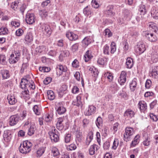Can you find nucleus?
<instances>
[{"label":"nucleus","instance_id":"nucleus-1","mask_svg":"<svg viewBox=\"0 0 158 158\" xmlns=\"http://www.w3.org/2000/svg\"><path fill=\"white\" fill-rule=\"evenodd\" d=\"M32 146V143L29 141H24L23 144H20L19 148V151L22 154H27L31 151Z\"/></svg>","mask_w":158,"mask_h":158},{"label":"nucleus","instance_id":"nucleus-2","mask_svg":"<svg viewBox=\"0 0 158 158\" xmlns=\"http://www.w3.org/2000/svg\"><path fill=\"white\" fill-rule=\"evenodd\" d=\"M20 85L22 88H27L33 90L35 88L34 83L32 80L24 78L22 79Z\"/></svg>","mask_w":158,"mask_h":158},{"label":"nucleus","instance_id":"nucleus-3","mask_svg":"<svg viewBox=\"0 0 158 158\" xmlns=\"http://www.w3.org/2000/svg\"><path fill=\"white\" fill-rule=\"evenodd\" d=\"M48 134L52 142L56 143L59 140L58 132L54 127L52 128V130L49 132Z\"/></svg>","mask_w":158,"mask_h":158},{"label":"nucleus","instance_id":"nucleus-4","mask_svg":"<svg viewBox=\"0 0 158 158\" xmlns=\"http://www.w3.org/2000/svg\"><path fill=\"white\" fill-rule=\"evenodd\" d=\"M125 132L123 135V139L125 141L128 142L131 140V136L134 133L135 131L133 128L127 127L125 129Z\"/></svg>","mask_w":158,"mask_h":158},{"label":"nucleus","instance_id":"nucleus-5","mask_svg":"<svg viewBox=\"0 0 158 158\" xmlns=\"http://www.w3.org/2000/svg\"><path fill=\"white\" fill-rule=\"evenodd\" d=\"M40 30L43 32L44 34L47 36H49L51 35L52 30L50 26L48 24L44 23L40 24Z\"/></svg>","mask_w":158,"mask_h":158},{"label":"nucleus","instance_id":"nucleus-6","mask_svg":"<svg viewBox=\"0 0 158 158\" xmlns=\"http://www.w3.org/2000/svg\"><path fill=\"white\" fill-rule=\"evenodd\" d=\"M20 53L18 51H15L13 53L11 54L9 59V62L10 64L16 63L19 59Z\"/></svg>","mask_w":158,"mask_h":158},{"label":"nucleus","instance_id":"nucleus-7","mask_svg":"<svg viewBox=\"0 0 158 158\" xmlns=\"http://www.w3.org/2000/svg\"><path fill=\"white\" fill-rule=\"evenodd\" d=\"M19 117L18 114L11 115L9 119V124L11 126L16 125L19 121Z\"/></svg>","mask_w":158,"mask_h":158},{"label":"nucleus","instance_id":"nucleus-8","mask_svg":"<svg viewBox=\"0 0 158 158\" xmlns=\"http://www.w3.org/2000/svg\"><path fill=\"white\" fill-rule=\"evenodd\" d=\"M26 23L29 24L34 23L35 21V15L33 13H27L26 16Z\"/></svg>","mask_w":158,"mask_h":158},{"label":"nucleus","instance_id":"nucleus-9","mask_svg":"<svg viewBox=\"0 0 158 158\" xmlns=\"http://www.w3.org/2000/svg\"><path fill=\"white\" fill-rule=\"evenodd\" d=\"M24 43L27 44L32 42L33 40V35L31 32H27L24 36L23 39Z\"/></svg>","mask_w":158,"mask_h":158},{"label":"nucleus","instance_id":"nucleus-10","mask_svg":"<svg viewBox=\"0 0 158 158\" xmlns=\"http://www.w3.org/2000/svg\"><path fill=\"white\" fill-rule=\"evenodd\" d=\"M3 136L5 142H9L10 141L12 138L11 132L10 130H6L4 132Z\"/></svg>","mask_w":158,"mask_h":158},{"label":"nucleus","instance_id":"nucleus-11","mask_svg":"<svg viewBox=\"0 0 158 158\" xmlns=\"http://www.w3.org/2000/svg\"><path fill=\"white\" fill-rule=\"evenodd\" d=\"M127 72L126 71H123L121 72L120 76L118 79V81L120 85H123L126 81Z\"/></svg>","mask_w":158,"mask_h":158},{"label":"nucleus","instance_id":"nucleus-12","mask_svg":"<svg viewBox=\"0 0 158 158\" xmlns=\"http://www.w3.org/2000/svg\"><path fill=\"white\" fill-rule=\"evenodd\" d=\"M66 37L70 41H73L77 40L78 36L72 32L68 31L66 34Z\"/></svg>","mask_w":158,"mask_h":158},{"label":"nucleus","instance_id":"nucleus-13","mask_svg":"<svg viewBox=\"0 0 158 158\" xmlns=\"http://www.w3.org/2000/svg\"><path fill=\"white\" fill-rule=\"evenodd\" d=\"M138 107L141 112H144L147 109V103L143 101H140L139 102Z\"/></svg>","mask_w":158,"mask_h":158},{"label":"nucleus","instance_id":"nucleus-14","mask_svg":"<svg viewBox=\"0 0 158 158\" xmlns=\"http://www.w3.org/2000/svg\"><path fill=\"white\" fill-rule=\"evenodd\" d=\"M56 74L59 76L62 75L63 72H65L67 70L66 67L61 64L58 65L56 67Z\"/></svg>","mask_w":158,"mask_h":158},{"label":"nucleus","instance_id":"nucleus-15","mask_svg":"<svg viewBox=\"0 0 158 158\" xmlns=\"http://www.w3.org/2000/svg\"><path fill=\"white\" fill-rule=\"evenodd\" d=\"M96 107L93 105L89 106L88 109L84 112V114L86 116H89L94 114L95 111Z\"/></svg>","mask_w":158,"mask_h":158},{"label":"nucleus","instance_id":"nucleus-16","mask_svg":"<svg viewBox=\"0 0 158 158\" xmlns=\"http://www.w3.org/2000/svg\"><path fill=\"white\" fill-rule=\"evenodd\" d=\"M55 109L56 110V114H63L66 111L65 108L61 106V104L60 103H59L56 105Z\"/></svg>","mask_w":158,"mask_h":158},{"label":"nucleus","instance_id":"nucleus-17","mask_svg":"<svg viewBox=\"0 0 158 158\" xmlns=\"http://www.w3.org/2000/svg\"><path fill=\"white\" fill-rule=\"evenodd\" d=\"M150 76L154 78L158 77V66H155L152 67V69L150 72L149 73Z\"/></svg>","mask_w":158,"mask_h":158},{"label":"nucleus","instance_id":"nucleus-18","mask_svg":"<svg viewBox=\"0 0 158 158\" xmlns=\"http://www.w3.org/2000/svg\"><path fill=\"white\" fill-rule=\"evenodd\" d=\"M135 113L134 111L131 109H127L124 112V116L127 118H131L134 117Z\"/></svg>","mask_w":158,"mask_h":158},{"label":"nucleus","instance_id":"nucleus-19","mask_svg":"<svg viewBox=\"0 0 158 158\" xmlns=\"http://www.w3.org/2000/svg\"><path fill=\"white\" fill-rule=\"evenodd\" d=\"M81 97L80 95L77 96L76 99H74L72 102V104L74 106H77L82 107V102L81 101Z\"/></svg>","mask_w":158,"mask_h":158},{"label":"nucleus","instance_id":"nucleus-20","mask_svg":"<svg viewBox=\"0 0 158 158\" xmlns=\"http://www.w3.org/2000/svg\"><path fill=\"white\" fill-rule=\"evenodd\" d=\"M83 13L85 15L90 17L93 14L92 8H90L89 6H87L84 9Z\"/></svg>","mask_w":158,"mask_h":158},{"label":"nucleus","instance_id":"nucleus-21","mask_svg":"<svg viewBox=\"0 0 158 158\" xmlns=\"http://www.w3.org/2000/svg\"><path fill=\"white\" fill-rule=\"evenodd\" d=\"M123 15L124 19L127 20H130L132 16L131 11L127 9H125L123 11Z\"/></svg>","mask_w":158,"mask_h":158},{"label":"nucleus","instance_id":"nucleus-22","mask_svg":"<svg viewBox=\"0 0 158 158\" xmlns=\"http://www.w3.org/2000/svg\"><path fill=\"white\" fill-rule=\"evenodd\" d=\"M114 6L113 5H109L107 7L106 10L105 11V14L106 15L108 16H111L114 15L115 14L113 10L114 9Z\"/></svg>","mask_w":158,"mask_h":158},{"label":"nucleus","instance_id":"nucleus-23","mask_svg":"<svg viewBox=\"0 0 158 158\" xmlns=\"http://www.w3.org/2000/svg\"><path fill=\"white\" fill-rule=\"evenodd\" d=\"M7 98L9 104L10 105H14L17 102V100L15 99V96L13 95H8L7 96Z\"/></svg>","mask_w":158,"mask_h":158},{"label":"nucleus","instance_id":"nucleus-24","mask_svg":"<svg viewBox=\"0 0 158 158\" xmlns=\"http://www.w3.org/2000/svg\"><path fill=\"white\" fill-rule=\"evenodd\" d=\"M151 59L153 62L156 63L158 61V52L157 51L153 50L151 54Z\"/></svg>","mask_w":158,"mask_h":158},{"label":"nucleus","instance_id":"nucleus-25","mask_svg":"<svg viewBox=\"0 0 158 158\" xmlns=\"http://www.w3.org/2000/svg\"><path fill=\"white\" fill-rule=\"evenodd\" d=\"M93 56L91 54L90 51L88 50L84 55V60L85 62H87L89 61L93 57Z\"/></svg>","mask_w":158,"mask_h":158},{"label":"nucleus","instance_id":"nucleus-26","mask_svg":"<svg viewBox=\"0 0 158 158\" xmlns=\"http://www.w3.org/2000/svg\"><path fill=\"white\" fill-rule=\"evenodd\" d=\"M29 127L27 134L30 136L32 135L36 130V127L35 124H31Z\"/></svg>","mask_w":158,"mask_h":158},{"label":"nucleus","instance_id":"nucleus-27","mask_svg":"<svg viewBox=\"0 0 158 158\" xmlns=\"http://www.w3.org/2000/svg\"><path fill=\"white\" fill-rule=\"evenodd\" d=\"M69 52L68 51L65 50L64 51H61L59 57V60L60 61H62L63 60V57H66L69 56Z\"/></svg>","mask_w":158,"mask_h":158},{"label":"nucleus","instance_id":"nucleus-28","mask_svg":"<svg viewBox=\"0 0 158 158\" xmlns=\"http://www.w3.org/2000/svg\"><path fill=\"white\" fill-rule=\"evenodd\" d=\"M137 80L134 79L130 84V88L131 91L133 92L135 90L137 86Z\"/></svg>","mask_w":158,"mask_h":158},{"label":"nucleus","instance_id":"nucleus-29","mask_svg":"<svg viewBox=\"0 0 158 158\" xmlns=\"http://www.w3.org/2000/svg\"><path fill=\"white\" fill-rule=\"evenodd\" d=\"M138 48L137 49V51L139 54H142L145 50V45L143 44L139 43L138 45Z\"/></svg>","mask_w":158,"mask_h":158},{"label":"nucleus","instance_id":"nucleus-30","mask_svg":"<svg viewBox=\"0 0 158 158\" xmlns=\"http://www.w3.org/2000/svg\"><path fill=\"white\" fill-rule=\"evenodd\" d=\"M145 36L147 39L151 42H154L156 40V37L152 33L147 32L145 34Z\"/></svg>","mask_w":158,"mask_h":158},{"label":"nucleus","instance_id":"nucleus-31","mask_svg":"<svg viewBox=\"0 0 158 158\" xmlns=\"http://www.w3.org/2000/svg\"><path fill=\"white\" fill-rule=\"evenodd\" d=\"M126 67L127 68L131 69L133 65V62L132 58L129 57L127 58L126 63Z\"/></svg>","mask_w":158,"mask_h":158},{"label":"nucleus","instance_id":"nucleus-32","mask_svg":"<svg viewBox=\"0 0 158 158\" xmlns=\"http://www.w3.org/2000/svg\"><path fill=\"white\" fill-rule=\"evenodd\" d=\"M92 40L90 36L85 37L82 40V43L84 46H87L92 42Z\"/></svg>","mask_w":158,"mask_h":158},{"label":"nucleus","instance_id":"nucleus-33","mask_svg":"<svg viewBox=\"0 0 158 158\" xmlns=\"http://www.w3.org/2000/svg\"><path fill=\"white\" fill-rule=\"evenodd\" d=\"M149 27L150 30L156 33H158V29L155 23L152 22L150 23Z\"/></svg>","mask_w":158,"mask_h":158},{"label":"nucleus","instance_id":"nucleus-34","mask_svg":"<svg viewBox=\"0 0 158 158\" xmlns=\"http://www.w3.org/2000/svg\"><path fill=\"white\" fill-rule=\"evenodd\" d=\"M139 135H136L135 136L134 139V140L132 141L130 144L131 147H135L136 145L137 144L139 143Z\"/></svg>","mask_w":158,"mask_h":158},{"label":"nucleus","instance_id":"nucleus-35","mask_svg":"<svg viewBox=\"0 0 158 158\" xmlns=\"http://www.w3.org/2000/svg\"><path fill=\"white\" fill-rule=\"evenodd\" d=\"M24 89L23 91H22V94L23 97L25 98L26 99H28L30 98L29 91L28 89L27 88H23Z\"/></svg>","mask_w":158,"mask_h":158},{"label":"nucleus","instance_id":"nucleus-36","mask_svg":"<svg viewBox=\"0 0 158 158\" xmlns=\"http://www.w3.org/2000/svg\"><path fill=\"white\" fill-rule=\"evenodd\" d=\"M104 76L110 82L113 79V74L111 73L107 72L104 73Z\"/></svg>","mask_w":158,"mask_h":158},{"label":"nucleus","instance_id":"nucleus-37","mask_svg":"<svg viewBox=\"0 0 158 158\" xmlns=\"http://www.w3.org/2000/svg\"><path fill=\"white\" fill-rule=\"evenodd\" d=\"M97 145L94 144L91 145L89 150V152L90 155H93L95 153V151L97 150Z\"/></svg>","mask_w":158,"mask_h":158},{"label":"nucleus","instance_id":"nucleus-38","mask_svg":"<svg viewBox=\"0 0 158 158\" xmlns=\"http://www.w3.org/2000/svg\"><path fill=\"white\" fill-rule=\"evenodd\" d=\"M0 64L3 65H7V62L6 61V57L4 55H0Z\"/></svg>","mask_w":158,"mask_h":158},{"label":"nucleus","instance_id":"nucleus-39","mask_svg":"<svg viewBox=\"0 0 158 158\" xmlns=\"http://www.w3.org/2000/svg\"><path fill=\"white\" fill-rule=\"evenodd\" d=\"M76 141L77 143L78 142H81L82 139V134L81 132L77 131L76 132Z\"/></svg>","mask_w":158,"mask_h":158},{"label":"nucleus","instance_id":"nucleus-40","mask_svg":"<svg viewBox=\"0 0 158 158\" xmlns=\"http://www.w3.org/2000/svg\"><path fill=\"white\" fill-rule=\"evenodd\" d=\"M48 98L50 100H52L55 98L54 92L52 90H48L47 92Z\"/></svg>","mask_w":158,"mask_h":158},{"label":"nucleus","instance_id":"nucleus-41","mask_svg":"<svg viewBox=\"0 0 158 158\" xmlns=\"http://www.w3.org/2000/svg\"><path fill=\"white\" fill-rule=\"evenodd\" d=\"M139 11L140 12L141 15H145L147 11L145 6L143 5H140L139 6Z\"/></svg>","mask_w":158,"mask_h":158},{"label":"nucleus","instance_id":"nucleus-42","mask_svg":"<svg viewBox=\"0 0 158 158\" xmlns=\"http://www.w3.org/2000/svg\"><path fill=\"white\" fill-rule=\"evenodd\" d=\"M73 139L71 134H67L65 135L64 141L65 142L68 143L70 142Z\"/></svg>","mask_w":158,"mask_h":158},{"label":"nucleus","instance_id":"nucleus-43","mask_svg":"<svg viewBox=\"0 0 158 158\" xmlns=\"http://www.w3.org/2000/svg\"><path fill=\"white\" fill-rule=\"evenodd\" d=\"M151 143V139L149 137H146L144 139L142 142V143L144 146H148L150 145Z\"/></svg>","mask_w":158,"mask_h":158},{"label":"nucleus","instance_id":"nucleus-44","mask_svg":"<svg viewBox=\"0 0 158 158\" xmlns=\"http://www.w3.org/2000/svg\"><path fill=\"white\" fill-rule=\"evenodd\" d=\"M1 73L3 79H7L10 77L9 72L7 70H3L2 71Z\"/></svg>","mask_w":158,"mask_h":158},{"label":"nucleus","instance_id":"nucleus-45","mask_svg":"<svg viewBox=\"0 0 158 158\" xmlns=\"http://www.w3.org/2000/svg\"><path fill=\"white\" fill-rule=\"evenodd\" d=\"M51 152L53 156L55 157L58 156L60 154L58 149L55 147L52 148Z\"/></svg>","mask_w":158,"mask_h":158},{"label":"nucleus","instance_id":"nucleus-46","mask_svg":"<svg viewBox=\"0 0 158 158\" xmlns=\"http://www.w3.org/2000/svg\"><path fill=\"white\" fill-rule=\"evenodd\" d=\"M39 15L42 18H44L48 15V12L45 10H42L39 11Z\"/></svg>","mask_w":158,"mask_h":158},{"label":"nucleus","instance_id":"nucleus-47","mask_svg":"<svg viewBox=\"0 0 158 158\" xmlns=\"http://www.w3.org/2000/svg\"><path fill=\"white\" fill-rule=\"evenodd\" d=\"M95 123L98 127L99 128L102 123V118L100 117H98L96 119Z\"/></svg>","mask_w":158,"mask_h":158},{"label":"nucleus","instance_id":"nucleus-48","mask_svg":"<svg viewBox=\"0 0 158 158\" xmlns=\"http://www.w3.org/2000/svg\"><path fill=\"white\" fill-rule=\"evenodd\" d=\"M107 61V59L106 58H100L98 60V63L101 65H104Z\"/></svg>","mask_w":158,"mask_h":158},{"label":"nucleus","instance_id":"nucleus-49","mask_svg":"<svg viewBox=\"0 0 158 158\" xmlns=\"http://www.w3.org/2000/svg\"><path fill=\"white\" fill-rule=\"evenodd\" d=\"M110 52L111 54H113L115 52L116 49V46L115 43L114 42H111L110 45Z\"/></svg>","mask_w":158,"mask_h":158},{"label":"nucleus","instance_id":"nucleus-50","mask_svg":"<svg viewBox=\"0 0 158 158\" xmlns=\"http://www.w3.org/2000/svg\"><path fill=\"white\" fill-rule=\"evenodd\" d=\"M151 14L152 17L155 19H158V10L152 11Z\"/></svg>","mask_w":158,"mask_h":158},{"label":"nucleus","instance_id":"nucleus-51","mask_svg":"<svg viewBox=\"0 0 158 158\" xmlns=\"http://www.w3.org/2000/svg\"><path fill=\"white\" fill-rule=\"evenodd\" d=\"M8 30L7 29L4 27H2L0 28V35H4L7 34Z\"/></svg>","mask_w":158,"mask_h":158},{"label":"nucleus","instance_id":"nucleus-52","mask_svg":"<svg viewBox=\"0 0 158 158\" xmlns=\"http://www.w3.org/2000/svg\"><path fill=\"white\" fill-rule=\"evenodd\" d=\"M119 143V141L117 139H115L113 142V146L112 147V149L114 150H115L118 146Z\"/></svg>","mask_w":158,"mask_h":158},{"label":"nucleus","instance_id":"nucleus-53","mask_svg":"<svg viewBox=\"0 0 158 158\" xmlns=\"http://www.w3.org/2000/svg\"><path fill=\"white\" fill-rule=\"evenodd\" d=\"M53 115L52 114H47L45 116V120L47 122H49L52 120Z\"/></svg>","mask_w":158,"mask_h":158},{"label":"nucleus","instance_id":"nucleus-54","mask_svg":"<svg viewBox=\"0 0 158 158\" xmlns=\"http://www.w3.org/2000/svg\"><path fill=\"white\" fill-rule=\"evenodd\" d=\"M79 45L78 43H75L71 47L70 50L73 52H76L78 50Z\"/></svg>","mask_w":158,"mask_h":158},{"label":"nucleus","instance_id":"nucleus-55","mask_svg":"<svg viewBox=\"0 0 158 158\" xmlns=\"http://www.w3.org/2000/svg\"><path fill=\"white\" fill-rule=\"evenodd\" d=\"M89 70L90 71H91V73H92L93 76H94L95 77L98 75V70H97L95 68H90Z\"/></svg>","mask_w":158,"mask_h":158},{"label":"nucleus","instance_id":"nucleus-56","mask_svg":"<svg viewBox=\"0 0 158 158\" xmlns=\"http://www.w3.org/2000/svg\"><path fill=\"white\" fill-rule=\"evenodd\" d=\"M104 34L105 35L107 36L108 37H109L112 35V33L110 30L108 29H106L104 30Z\"/></svg>","mask_w":158,"mask_h":158},{"label":"nucleus","instance_id":"nucleus-57","mask_svg":"<svg viewBox=\"0 0 158 158\" xmlns=\"http://www.w3.org/2000/svg\"><path fill=\"white\" fill-rule=\"evenodd\" d=\"M103 53L105 54H109V47L107 45H106L103 47Z\"/></svg>","mask_w":158,"mask_h":158},{"label":"nucleus","instance_id":"nucleus-58","mask_svg":"<svg viewBox=\"0 0 158 158\" xmlns=\"http://www.w3.org/2000/svg\"><path fill=\"white\" fill-rule=\"evenodd\" d=\"M23 33V30L21 28H19L15 32V34L16 36H22Z\"/></svg>","mask_w":158,"mask_h":158},{"label":"nucleus","instance_id":"nucleus-59","mask_svg":"<svg viewBox=\"0 0 158 158\" xmlns=\"http://www.w3.org/2000/svg\"><path fill=\"white\" fill-rule=\"evenodd\" d=\"M45 151L44 148H39L37 152V154L39 156H41L44 152Z\"/></svg>","mask_w":158,"mask_h":158},{"label":"nucleus","instance_id":"nucleus-60","mask_svg":"<svg viewBox=\"0 0 158 158\" xmlns=\"http://www.w3.org/2000/svg\"><path fill=\"white\" fill-rule=\"evenodd\" d=\"M149 116L150 118L153 121L156 122L158 120V117L153 113H150L149 114Z\"/></svg>","mask_w":158,"mask_h":158},{"label":"nucleus","instance_id":"nucleus-61","mask_svg":"<svg viewBox=\"0 0 158 158\" xmlns=\"http://www.w3.org/2000/svg\"><path fill=\"white\" fill-rule=\"evenodd\" d=\"M67 148L68 150L72 151L76 149L77 146L75 144L72 143L68 146Z\"/></svg>","mask_w":158,"mask_h":158},{"label":"nucleus","instance_id":"nucleus-62","mask_svg":"<svg viewBox=\"0 0 158 158\" xmlns=\"http://www.w3.org/2000/svg\"><path fill=\"white\" fill-rule=\"evenodd\" d=\"M91 4L92 6L95 8H98L99 6V4L96 0H92L91 2Z\"/></svg>","mask_w":158,"mask_h":158},{"label":"nucleus","instance_id":"nucleus-63","mask_svg":"<svg viewBox=\"0 0 158 158\" xmlns=\"http://www.w3.org/2000/svg\"><path fill=\"white\" fill-rule=\"evenodd\" d=\"M18 7V3L16 2H12L10 5L11 8L14 10H15Z\"/></svg>","mask_w":158,"mask_h":158},{"label":"nucleus","instance_id":"nucleus-64","mask_svg":"<svg viewBox=\"0 0 158 158\" xmlns=\"http://www.w3.org/2000/svg\"><path fill=\"white\" fill-rule=\"evenodd\" d=\"M152 85V82L150 80L147 79L145 84V86L146 88H149Z\"/></svg>","mask_w":158,"mask_h":158}]
</instances>
